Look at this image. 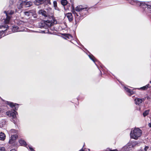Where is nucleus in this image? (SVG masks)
Segmentation results:
<instances>
[{"label":"nucleus","instance_id":"72a5a7b5","mask_svg":"<svg viewBox=\"0 0 151 151\" xmlns=\"http://www.w3.org/2000/svg\"><path fill=\"white\" fill-rule=\"evenodd\" d=\"M45 3H46V4H51V3L50 0H46V1L45 2Z\"/></svg>","mask_w":151,"mask_h":151},{"label":"nucleus","instance_id":"4c0bfd02","mask_svg":"<svg viewBox=\"0 0 151 151\" xmlns=\"http://www.w3.org/2000/svg\"><path fill=\"white\" fill-rule=\"evenodd\" d=\"M149 148L148 146H146L145 148V150L146 151L147 150V149Z\"/></svg>","mask_w":151,"mask_h":151},{"label":"nucleus","instance_id":"473e14b6","mask_svg":"<svg viewBox=\"0 0 151 151\" xmlns=\"http://www.w3.org/2000/svg\"><path fill=\"white\" fill-rule=\"evenodd\" d=\"M0 151H6L5 147H0Z\"/></svg>","mask_w":151,"mask_h":151},{"label":"nucleus","instance_id":"c85d7f7f","mask_svg":"<svg viewBox=\"0 0 151 151\" xmlns=\"http://www.w3.org/2000/svg\"><path fill=\"white\" fill-rule=\"evenodd\" d=\"M8 27V26L7 24H4L0 26V28H6Z\"/></svg>","mask_w":151,"mask_h":151},{"label":"nucleus","instance_id":"39448f33","mask_svg":"<svg viewBox=\"0 0 151 151\" xmlns=\"http://www.w3.org/2000/svg\"><path fill=\"white\" fill-rule=\"evenodd\" d=\"M129 3L132 5L136 4L137 6H140L141 5L145 6V2H140L138 1L135 0H127Z\"/></svg>","mask_w":151,"mask_h":151},{"label":"nucleus","instance_id":"b1692460","mask_svg":"<svg viewBox=\"0 0 151 151\" xmlns=\"http://www.w3.org/2000/svg\"><path fill=\"white\" fill-rule=\"evenodd\" d=\"M149 110H147L145 111L143 113V115L144 117L147 116L149 113Z\"/></svg>","mask_w":151,"mask_h":151},{"label":"nucleus","instance_id":"f8f14e48","mask_svg":"<svg viewBox=\"0 0 151 151\" xmlns=\"http://www.w3.org/2000/svg\"><path fill=\"white\" fill-rule=\"evenodd\" d=\"M86 9V8H83L81 5H79L76 7L75 9L76 11L79 12Z\"/></svg>","mask_w":151,"mask_h":151},{"label":"nucleus","instance_id":"4468645a","mask_svg":"<svg viewBox=\"0 0 151 151\" xmlns=\"http://www.w3.org/2000/svg\"><path fill=\"white\" fill-rule=\"evenodd\" d=\"M132 142H129L124 147V148H125L127 147V149H128V150H129L130 148L132 147Z\"/></svg>","mask_w":151,"mask_h":151},{"label":"nucleus","instance_id":"f704fd0d","mask_svg":"<svg viewBox=\"0 0 151 151\" xmlns=\"http://www.w3.org/2000/svg\"><path fill=\"white\" fill-rule=\"evenodd\" d=\"M28 147H29V149L31 151H35L33 149L31 146H28Z\"/></svg>","mask_w":151,"mask_h":151},{"label":"nucleus","instance_id":"79ce46f5","mask_svg":"<svg viewBox=\"0 0 151 151\" xmlns=\"http://www.w3.org/2000/svg\"><path fill=\"white\" fill-rule=\"evenodd\" d=\"M148 126L150 127H151V122L150 123H149L148 124Z\"/></svg>","mask_w":151,"mask_h":151},{"label":"nucleus","instance_id":"f3484780","mask_svg":"<svg viewBox=\"0 0 151 151\" xmlns=\"http://www.w3.org/2000/svg\"><path fill=\"white\" fill-rule=\"evenodd\" d=\"M6 137L5 134L2 132H1L0 133V140H4Z\"/></svg>","mask_w":151,"mask_h":151},{"label":"nucleus","instance_id":"dca6fc26","mask_svg":"<svg viewBox=\"0 0 151 151\" xmlns=\"http://www.w3.org/2000/svg\"><path fill=\"white\" fill-rule=\"evenodd\" d=\"M124 89L127 92H128L129 93V96H131V95L134 94V92L131 90L130 89L128 88H127L125 87H124Z\"/></svg>","mask_w":151,"mask_h":151},{"label":"nucleus","instance_id":"20e7f679","mask_svg":"<svg viewBox=\"0 0 151 151\" xmlns=\"http://www.w3.org/2000/svg\"><path fill=\"white\" fill-rule=\"evenodd\" d=\"M5 13L6 16V18L4 20V22L5 23L8 24L11 18V15L14 13V11L11 10L10 11H8L7 12H4Z\"/></svg>","mask_w":151,"mask_h":151},{"label":"nucleus","instance_id":"f257e3e1","mask_svg":"<svg viewBox=\"0 0 151 151\" xmlns=\"http://www.w3.org/2000/svg\"><path fill=\"white\" fill-rule=\"evenodd\" d=\"M142 134V131L139 128H135L131 130L130 136L131 138L137 139L141 136Z\"/></svg>","mask_w":151,"mask_h":151},{"label":"nucleus","instance_id":"0eeeda50","mask_svg":"<svg viewBox=\"0 0 151 151\" xmlns=\"http://www.w3.org/2000/svg\"><path fill=\"white\" fill-rule=\"evenodd\" d=\"M8 104L13 109L17 110L18 108V105L13 103L9 102L8 103Z\"/></svg>","mask_w":151,"mask_h":151},{"label":"nucleus","instance_id":"6e6552de","mask_svg":"<svg viewBox=\"0 0 151 151\" xmlns=\"http://www.w3.org/2000/svg\"><path fill=\"white\" fill-rule=\"evenodd\" d=\"M38 13L39 14H41L45 17H48V14L46 13V12L44 10H40L38 12Z\"/></svg>","mask_w":151,"mask_h":151},{"label":"nucleus","instance_id":"412c9836","mask_svg":"<svg viewBox=\"0 0 151 151\" xmlns=\"http://www.w3.org/2000/svg\"><path fill=\"white\" fill-rule=\"evenodd\" d=\"M61 3L63 6L66 5L68 4V1L66 0H61Z\"/></svg>","mask_w":151,"mask_h":151},{"label":"nucleus","instance_id":"cd10ccee","mask_svg":"<svg viewBox=\"0 0 151 151\" xmlns=\"http://www.w3.org/2000/svg\"><path fill=\"white\" fill-rule=\"evenodd\" d=\"M34 3L36 5H39L41 4L40 2L39 1V0H36V1L34 2Z\"/></svg>","mask_w":151,"mask_h":151},{"label":"nucleus","instance_id":"37998d69","mask_svg":"<svg viewBox=\"0 0 151 151\" xmlns=\"http://www.w3.org/2000/svg\"><path fill=\"white\" fill-rule=\"evenodd\" d=\"M10 151H16L15 149H12Z\"/></svg>","mask_w":151,"mask_h":151},{"label":"nucleus","instance_id":"a878e982","mask_svg":"<svg viewBox=\"0 0 151 151\" xmlns=\"http://www.w3.org/2000/svg\"><path fill=\"white\" fill-rule=\"evenodd\" d=\"M88 56L89 57V58L94 62H95V58L94 57V56L92 55H88Z\"/></svg>","mask_w":151,"mask_h":151},{"label":"nucleus","instance_id":"a19ab883","mask_svg":"<svg viewBox=\"0 0 151 151\" xmlns=\"http://www.w3.org/2000/svg\"><path fill=\"white\" fill-rule=\"evenodd\" d=\"M109 151H118V150L117 149H115L113 150H110Z\"/></svg>","mask_w":151,"mask_h":151},{"label":"nucleus","instance_id":"7c9ffc66","mask_svg":"<svg viewBox=\"0 0 151 151\" xmlns=\"http://www.w3.org/2000/svg\"><path fill=\"white\" fill-rule=\"evenodd\" d=\"M24 13L25 15L28 16L29 15L30 12H25Z\"/></svg>","mask_w":151,"mask_h":151},{"label":"nucleus","instance_id":"9d476101","mask_svg":"<svg viewBox=\"0 0 151 151\" xmlns=\"http://www.w3.org/2000/svg\"><path fill=\"white\" fill-rule=\"evenodd\" d=\"M23 0L20 1L17 4V7L19 9H21L24 7Z\"/></svg>","mask_w":151,"mask_h":151},{"label":"nucleus","instance_id":"de8ad7c7","mask_svg":"<svg viewBox=\"0 0 151 151\" xmlns=\"http://www.w3.org/2000/svg\"><path fill=\"white\" fill-rule=\"evenodd\" d=\"M1 37V36L0 35V39Z\"/></svg>","mask_w":151,"mask_h":151},{"label":"nucleus","instance_id":"c03bdc74","mask_svg":"<svg viewBox=\"0 0 151 151\" xmlns=\"http://www.w3.org/2000/svg\"><path fill=\"white\" fill-rule=\"evenodd\" d=\"M79 151H84V150L82 148Z\"/></svg>","mask_w":151,"mask_h":151},{"label":"nucleus","instance_id":"1a4fd4ad","mask_svg":"<svg viewBox=\"0 0 151 151\" xmlns=\"http://www.w3.org/2000/svg\"><path fill=\"white\" fill-rule=\"evenodd\" d=\"M27 1V0H23L24 7H29L32 5V3L31 1Z\"/></svg>","mask_w":151,"mask_h":151},{"label":"nucleus","instance_id":"58836bf2","mask_svg":"<svg viewBox=\"0 0 151 151\" xmlns=\"http://www.w3.org/2000/svg\"><path fill=\"white\" fill-rule=\"evenodd\" d=\"M10 3L11 4H13L14 3V1H13L12 0H11L10 1Z\"/></svg>","mask_w":151,"mask_h":151},{"label":"nucleus","instance_id":"c756f323","mask_svg":"<svg viewBox=\"0 0 151 151\" xmlns=\"http://www.w3.org/2000/svg\"><path fill=\"white\" fill-rule=\"evenodd\" d=\"M39 1L40 2L41 4L45 3L46 1V0H39Z\"/></svg>","mask_w":151,"mask_h":151},{"label":"nucleus","instance_id":"2f4dec72","mask_svg":"<svg viewBox=\"0 0 151 151\" xmlns=\"http://www.w3.org/2000/svg\"><path fill=\"white\" fill-rule=\"evenodd\" d=\"M53 5L55 8L57 7V2L56 1H54L53 2Z\"/></svg>","mask_w":151,"mask_h":151},{"label":"nucleus","instance_id":"393cba45","mask_svg":"<svg viewBox=\"0 0 151 151\" xmlns=\"http://www.w3.org/2000/svg\"><path fill=\"white\" fill-rule=\"evenodd\" d=\"M17 131L14 129H12L10 130V133H11L12 134L14 133L15 134H16L17 133Z\"/></svg>","mask_w":151,"mask_h":151},{"label":"nucleus","instance_id":"09e8293b","mask_svg":"<svg viewBox=\"0 0 151 151\" xmlns=\"http://www.w3.org/2000/svg\"><path fill=\"white\" fill-rule=\"evenodd\" d=\"M125 151H128V150H126Z\"/></svg>","mask_w":151,"mask_h":151},{"label":"nucleus","instance_id":"4be33fe9","mask_svg":"<svg viewBox=\"0 0 151 151\" xmlns=\"http://www.w3.org/2000/svg\"><path fill=\"white\" fill-rule=\"evenodd\" d=\"M150 85L149 84H148L147 85L141 88L140 89L142 90H146L148 88H150Z\"/></svg>","mask_w":151,"mask_h":151},{"label":"nucleus","instance_id":"a18cd8bd","mask_svg":"<svg viewBox=\"0 0 151 151\" xmlns=\"http://www.w3.org/2000/svg\"><path fill=\"white\" fill-rule=\"evenodd\" d=\"M138 151H144L143 150L140 149Z\"/></svg>","mask_w":151,"mask_h":151},{"label":"nucleus","instance_id":"bb28decb","mask_svg":"<svg viewBox=\"0 0 151 151\" xmlns=\"http://www.w3.org/2000/svg\"><path fill=\"white\" fill-rule=\"evenodd\" d=\"M65 37L69 39H70L72 38V36L70 34H65Z\"/></svg>","mask_w":151,"mask_h":151},{"label":"nucleus","instance_id":"e433bc0d","mask_svg":"<svg viewBox=\"0 0 151 151\" xmlns=\"http://www.w3.org/2000/svg\"><path fill=\"white\" fill-rule=\"evenodd\" d=\"M79 16V15H78V14L76 13V16H75V17H76V19H75V21H76V19H77V18L76 17H78Z\"/></svg>","mask_w":151,"mask_h":151},{"label":"nucleus","instance_id":"7ed1b4c3","mask_svg":"<svg viewBox=\"0 0 151 151\" xmlns=\"http://www.w3.org/2000/svg\"><path fill=\"white\" fill-rule=\"evenodd\" d=\"M53 24L52 21L49 20L41 22L39 24V26L40 28H47L50 27Z\"/></svg>","mask_w":151,"mask_h":151},{"label":"nucleus","instance_id":"9b49d317","mask_svg":"<svg viewBox=\"0 0 151 151\" xmlns=\"http://www.w3.org/2000/svg\"><path fill=\"white\" fill-rule=\"evenodd\" d=\"M65 17L68 18L70 22L72 21L73 20V17L72 15V14L70 13H67L66 14Z\"/></svg>","mask_w":151,"mask_h":151},{"label":"nucleus","instance_id":"ea45409f","mask_svg":"<svg viewBox=\"0 0 151 151\" xmlns=\"http://www.w3.org/2000/svg\"><path fill=\"white\" fill-rule=\"evenodd\" d=\"M73 13L74 14L75 16H76V13L75 12V11H73Z\"/></svg>","mask_w":151,"mask_h":151},{"label":"nucleus","instance_id":"2eb2a0df","mask_svg":"<svg viewBox=\"0 0 151 151\" xmlns=\"http://www.w3.org/2000/svg\"><path fill=\"white\" fill-rule=\"evenodd\" d=\"M12 31L14 32H16L18 31H21L19 29L18 27L17 26H14L13 27V28L12 29Z\"/></svg>","mask_w":151,"mask_h":151},{"label":"nucleus","instance_id":"c9c22d12","mask_svg":"<svg viewBox=\"0 0 151 151\" xmlns=\"http://www.w3.org/2000/svg\"><path fill=\"white\" fill-rule=\"evenodd\" d=\"M43 32L44 33H50L49 30L45 31H43Z\"/></svg>","mask_w":151,"mask_h":151},{"label":"nucleus","instance_id":"aec40b11","mask_svg":"<svg viewBox=\"0 0 151 151\" xmlns=\"http://www.w3.org/2000/svg\"><path fill=\"white\" fill-rule=\"evenodd\" d=\"M144 6H146L147 9H151V2H145Z\"/></svg>","mask_w":151,"mask_h":151},{"label":"nucleus","instance_id":"a211bd4d","mask_svg":"<svg viewBox=\"0 0 151 151\" xmlns=\"http://www.w3.org/2000/svg\"><path fill=\"white\" fill-rule=\"evenodd\" d=\"M6 124V121L4 119H2L0 120V127H3L4 125Z\"/></svg>","mask_w":151,"mask_h":151},{"label":"nucleus","instance_id":"423d86ee","mask_svg":"<svg viewBox=\"0 0 151 151\" xmlns=\"http://www.w3.org/2000/svg\"><path fill=\"white\" fill-rule=\"evenodd\" d=\"M18 137V136L16 134H11V138L9 139V143L10 144H13L15 140Z\"/></svg>","mask_w":151,"mask_h":151},{"label":"nucleus","instance_id":"6ab92c4d","mask_svg":"<svg viewBox=\"0 0 151 151\" xmlns=\"http://www.w3.org/2000/svg\"><path fill=\"white\" fill-rule=\"evenodd\" d=\"M19 144L21 145L24 146L27 145L26 142L23 139H20L19 141Z\"/></svg>","mask_w":151,"mask_h":151},{"label":"nucleus","instance_id":"ddd939ff","mask_svg":"<svg viewBox=\"0 0 151 151\" xmlns=\"http://www.w3.org/2000/svg\"><path fill=\"white\" fill-rule=\"evenodd\" d=\"M142 101V99H135V104L136 105H139Z\"/></svg>","mask_w":151,"mask_h":151},{"label":"nucleus","instance_id":"5701e85b","mask_svg":"<svg viewBox=\"0 0 151 151\" xmlns=\"http://www.w3.org/2000/svg\"><path fill=\"white\" fill-rule=\"evenodd\" d=\"M132 147H134L136 145H138L139 144V142L136 141H134V142H132Z\"/></svg>","mask_w":151,"mask_h":151},{"label":"nucleus","instance_id":"49530a36","mask_svg":"<svg viewBox=\"0 0 151 151\" xmlns=\"http://www.w3.org/2000/svg\"><path fill=\"white\" fill-rule=\"evenodd\" d=\"M147 99H150V98H149V97H148V96H147Z\"/></svg>","mask_w":151,"mask_h":151},{"label":"nucleus","instance_id":"8fccbe9b","mask_svg":"<svg viewBox=\"0 0 151 151\" xmlns=\"http://www.w3.org/2000/svg\"><path fill=\"white\" fill-rule=\"evenodd\" d=\"M150 82H151V81Z\"/></svg>","mask_w":151,"mask_h":151},{"label":"nucleus","instance_id":"f03ea898","mask_svg":"<svg viewBox=\"0 0 151 151\" xmlns=\"http://www.w3.org/2000/svg\"><path fill=\"white\" fill-rule=\"evenodd\" d=\"M17 112L15 110L9 111L6 112V115L10 117H12V121H13L14 123H15L17 121L16 118V114Z\"/></svg>","mask_w":151,"mask_h":151}]
</instances>
